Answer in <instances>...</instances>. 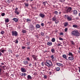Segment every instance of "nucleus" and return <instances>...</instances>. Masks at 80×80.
<instances>
[{"label":"nucleus","instance_id":"nucleus-1","mask_svg":"<svg viewBox=\"0 0 80 80\" xmlns=\"http://www.w3.org/2000/svg\"><path fill=\"white\" fill-rule=\"evenodd\" d=\"M71 34L72 35H74V36H76V37H79L80 36V33L77 30H74L72 31Z\"/></svg>","mask_w":80,"mask_h":80},{"label":"nucleus","instance_id":"nucleus-2","mask_svg":"<svg viewBox=\"0 0 80 80\" xmlns=\"http://www.w3.org/2000/svg\"><path fill=\"white\" fill-rule=\"evenodd\" d=\"M45 64L48 67H52V66H53L52 62V61L50 60L47 61L45 63Z\"/></svg>","mask_w":80,"mask_h":80},{"label":"nucleus","instance_id":"nucleus-3","mask_svg":"<svg viewBox=\"0 0 80 80\" xmlns=\"http://www.w3.org/2000/svg\"><path fill=\"white\" fill-rule=\"evenodd\" d=\"M65 11L66 13H72V9L71 7H66L65 9Z\"/></svg>","mask_w":80,"mask_h":80},{"label":"nucleus","instance_id":"nucleus-4","mask_svg":"<svg viewBox=\"0 0 80 80\" xmlns=\"http://www.w3.org/2000/svg\"><path fill=\"white\" fill-rule=\"evenodd\" d=\"M12 35L14 36V37H17L18 36V32L17 31H12L11 32Z\"/></svg>","mask_w":80,"mask_h":80},{"label":"nucleus","instance_id":"nucleus-5","mask_svg":"<svg viewBox=\"0 0 80 80\" xmlns=\"http://www.w3.org/2000/svg\"><path fill=\"white\" fill-rule=\"evenodd\" d=\"M29 30H31V31H33V30H35L34 26L32 24L29 25Z\"/></svg>","mask_w":80,"mask_h":80},{"label":"nucleus","instance_id":"nucleus-6","mask_svg":"<svg viewBox=\"0 0 80 80\" xmlns=\"http://www.w3.org/2000/svg\"><path fill=\"white\" fill-rule=\"evenodd\" d=\"M32 58H33V59H34V60H35V61H36L37 60V56L34 55H32Z\"/></svg>","mask_w":80,"mask_h":80},{"label":"nucleus","instance_id":"nucleus-7","mask_svg":"<svg viewBox=\"0 0 80 80\" xmlns=\"http://www.w3.org/2000/svg\"><path fill=\"white\" fill-rule=\"evenodd\" d=\"M21 70L22 72H23V73H25L27 72L26 71V69H25V68H22V67L21 68Z\"/></svg>","mask_w":80,"mask_h":80},{"label":"nucleus","instance_id":"nucleus-8","mask_svg":"<svg viewBox=\"0 0 80 80\" xmlns=\"http://www.w3.org/2000/svg\"><path fill=\"white\" fill-rule=\"evenodd\" d=\"M47 45L49 46H51V45H52V42L51 41H49L47 42Z\"/></svg>","mask_w":80,"mask_h":80},{"label":"nucleus","instance_id":"nucleus-9","mask_svg":"<svg viewBox=\"0 0 80 80\" xmlns=\"http://www.w3.org/2000/svg\"><path fill=\"white\" fill-rule=\"evenodd\" d=\"M68 59L69 60L71 61H72L74 59L73 57V56L69 57H68Z\"/></svg>","mask_w":80,"mask_h":80},{"label":"nucleus","instance_id":"nucleus-10","mask_svg":"<svg viewBox=\"0 0 80 80\" xmlns=\"http://www.w3.org/2000/svg\"><path fill=\"white\" fill-rule=\"evenodd\" d=\"M40 17H41V18H44L45 17V15L42 14V13H40L39 14Z\"/></svg>","mask_w":80,"mask_h":80},{"label":"nucleus","instance_id":"nucleus-11","mask_svg":"<svg viewBox=\"0 0 80 80\" xmlns=\"http://www.w3.org/2000/svg\"><path fill=\"white\" fill-rule=\"evenodd\" d=\"M78 12H77V10H74L73 11V14L74 15H77Z\"/></svg>","mask_w":80,"mask_h":80},{"label":"nucleus","instance_id":"nucleus-12","mask_svg":"<svg viewBox=\"0 0 80 80\" xmlns=\"http://www.w3.org/2000/svg\"><path fill=\"white\" fill-rule=\"evenodd\" d=\"M27 78L28 80H31V79H32V78L30 75H28L27 77Z\"/></svg>","mask_w":80,"mask_h":80},{"label":"nucleus","instance_id":"nucleus-13","mask_svg":"<svg viewBox=\"0 0 80 80\" xmlns=\"http://www.w3.org/2000/svg\"><path fill=\"white\" fill-rule=\"evenodd\" d=\"M56 65H57L59 66V67H60V66L61 67H62V66H63V64L59 63H56Z\"/></svg>","mask_w":80,"mask_h":80},{"label":"nucleus","instance_id":"nucleus-14","mask_svg":"<svg viewBox=\"0 0 80 80\" xmlns=\"http://www.w3.org/2000/svg\"><path fill=\"white\" fill-rule=\"evenodd\" d=\"M23 63L24 65H26L27 64H28V62L27 61H23Z\"/></svg>","mask_w":80,"mask_h":80},{"label":"nucleus","instance_id":"nucleus-15","mask_svg":"<svg viewBox=\"0 0 80 80\" xmlns=\"http://www.w3.org/2000/svg\"><path fill=\"white\" fill-rule=\"evenodd\" d=\"M67 19L68 21H71L72 20V18L70 16L68 17Z\"/></svg>","mask_w":80,"mask_h":80},{"label":"nucleus","instance_id":"nucleus-16","mask_svg":"<svg viewBox=\"0 0 80 80\" xmlns=\"http://www.w3.org/2000/svg\"><path fill=\"white\" fill-rule=\"evenodd\" d=\"M52 53H55V49L54 48H52L51 49V50Z\"/></svg>","mask_w":80,"mask_h":80},{"label":"nucleus","instance_id":"nucleus-17","mask_svg":"<svg viewBox=\"0 0 80 80\" xmlns=\"http://www.w3.org/2000/svg\"><path fill=\"white\" fill-rule=\"evenodd\" d=\"M13 20H14V21L16 22H17L18 21V19L17 18H14L13 19Z\"/></svg>","mask_w":80,"mask_h":80},{"label":"nucleus","instance_id":"nucleus-18","mask_svg":"<svg viewBox=\"0 0 80 80\" xmlns=\"http://www.w3.org/2000/svg\"><path fill=\"white\" fill-rule=\"evenodd\" d=\"M21 75L22 77H23V76H26V75H27V74L25 73H21Z\"/></svg>","mask_w":80,"mask_h":80},{"label":"nucleus","instance_id":"nucleus-19","mask_svg":"<svg viewBox=\"0 0 80 80\" xmlns=\"http://www.w3.org/2000/svg\"><path fill=\"white\" fill-rule=\"evenodd\" d=\"M56 71H58L60 70V68L59 67H56Z\"/></svg>","mask_w":80,"mask_h":80},{"label":"nucleus","instance_id":"nucleus-20","mask_svg":"<svg viewBox=\"0 0 80 80\" xmlns=\"http://www.w3.org/2000/svg\"><path fill=\"white\" fill-rule=\"evenodd\" d=\"M68 55H69V56H72V57H73V54H72V53L70 52H69V53Z\"/></svg>","mask_w":80,"mask_h":80},{"label":"nucleus","instance_id":"nucleus-21","mask_svg":"<svg viewBox=\"0 0 80 80\" xmlns=\"http://www.w3.org/2000/svg\"><path fill=\"white\" fill-rule=\"evenodd\" d=\"M62 57L65 59H67V55L65 54H64L62 55Z\"/></svg>","mask_w":80,"mask_h":80},{"label":"nucleus","instance_id":"nucleus-22","mask_svg":"<svg viewBox=\"0 0 80 80\" xmlns=\"http://www.w3.org/2000/svg\"><path fill=\"white\" fill-rule=\"evenodd\" d=\"M72 27H73V28H77L78 27V26L76 24L73 25L72 26Z\"/></svg>","mask_w":80,"mask_h":80},{"label":"nucleus","instance_id":"nucleus-23","mask_svg":"<svg viewBox=\"0 0 80 80\" xmlns=\"http://www.w3.org/2000/svg\"><path fill=\"white\" fill-rule=\"evenodd\" d=\"M36 27L37 28H40V25L38 24H37L36 26Z\"/></svg>","mask_w":80,"mask_h":80},{"label":"nucleus","instance_id":"nucleus-24","mask_svg":"<svg viewBox=\"0 0 80 80\" xmlns=\"http://www.w3.org/2000/svg\"><path fill=\"white\" fill-rule=\"evenodd\" d=\"M15 13L17 14V15H19V14H20V13L19 12H18V11H15Z\"/></svg>","mask_w":80,"mask_h":80},{"label":"nucleus","instance_id":"nucleus-25","mask_svg":"<svg viewBox=\"0 0 80 80\" xmlns=\"http://www.w3.org/2000/svg\"><path fill=\"white\" fill-rule=\"evenodd\" d=\"M68 15H65L64 16V18H65V19H67L68 18Z\"/></svg>","mask_w":80,"mask_h":80},{"label":"nucleus","instance_id":"nucleus-26","mask_svg":"<svg viewBox=\"0 0 80 80\" xmlns=\"http://www.w3.org/2000/svg\"><path fill=\"white\" fill-rule=\"evenodd\" d=\"M52 42H55V38H53L52 39Z\"/></svg>","mask_w":80,"mask_h":80},{"label":"nucleus","instance_id":"nucleus-27","mask_svg":"<svg viewBox=\"0 0 80 80\" xmlns=\"http://www.w3.org/2000/svg\"><path fill=\"white\" fill-rule=\"evenodd\" d=\"M52 19V21H55L56 20H57V18H56L55 17H53Z\"/></svg>","mask_w":80,"mask_h":80},{"label":"nucleus","instance_id":"nucleus-28","mask_svg":"<svg viewBox=\"0 0 80 80\" xmlns=\"http://www.w3.org/2000/svg\"><path fill=\"white\" fill-rule=\"evenodd\" d=\"M70 42L72 44V45H74L75 43L74 42H73V41H71Z\"/></svg>","mask_w":80,"mask_h":80},{"label":"nucleus","instance_id":"nucleus-29","mask_svg":"<svg viewBox=\"0 0 80 80\" xmlns=\"http://www.w3.org/2000/svg\"><path fill=\"white\" fill-rule=\"evenodd\" d=\"M64 27H67V25H68V23L65 22V23H64Z\"/></svg>","mask_w":80,"mask_h":80},{"label":"nucleus","instance_id":"nucleus-30","mask_svg":"<svg viewBox=\"0 0 80 80\" xmlns=\"http://www.w3.org/2000/svg\"><path fill=\"white\" fill-rule=\"evenodd\" d=\"M5 22L8 23L9 22V20L8 19H6L5 20Z\"/></svg>","mask_w":80,"mask_h":80},{"label":"nucleus","instance_id":"nucleus-31","mask_svg":"<svg viewBox=\"0 0 80 80\" xmlns=\"http://www.w3.org/2000/svg\"><path fill=\"white\" fill-rule=\"evenodd\" d=\"M24 5L26 6V7H28V5H29L28 3H24Z\"/></svg>","mask_w":80,"mask_h":80},{"label":"nucleus","instance_id":"nucleus-32","mask_svg":"<svg viewBox=\"0 0 80 80\" xmlns=\"http://www.w3.org/2000/svg\"><path fill=\"white\" fill-rule=\"evenodd\" d=\"M46 3H47V1L43 2V4L44 5V6L46 5Z\"/></svg>","mask_w":80,"mask_h":80},{"label":"nucleus","instance_id":"nucleus-33","mask_svg":"<svg viewBox=\"0 0 80 80\" xmlns=\"http://www.w3.org/2000/svg\"><path fill=\"white\" fill-rule=\"evenodd\" d=\"M58 12H57V11H54V13L55 14V15H58Z\"/></svg>","mask_w":80,"mask_h":80},{"label":"nucleus","instance_id":"nucleus-34","mask_svg":"<svg viewBox=\"0 0 80 80\" xmlns=\"http://www.w3.org/2000/svg\"><path fill=\"white\" fill-rule=\"evenodd\" d=\"M0 33L1 34H4V33H5V32H4L3 31H2Z\"/></svg>","mask_w":80,"mask_h":80},{"label":"nucleus","instance_id":"nucleus-35","mask_svg":"<svg viewBox=\"0 0 80 80\" xmlns=\"http://www.w3.org/2000/svg\"><path fill=\"white\" fill-rule=\"evenodd\" d=\"M15 43H18V41L17 40H15Z\"/></svg>","mask_w":80,"mask_h":80},{"label":"nucleus","instance_id":"nucleus-36","mask_svg":"<svg viewBox=\"0 0 80 80\" xmlns=\"http://www.w3.org/2000/svg\"><path fill=\"white\" fill-rule=\"evenodd\" d=\"M22 32L23 33H26V30H22Z\"/></svg>","mask_w":80,"mask_h":80},{"label":"nucleus","instance_id":"nucleus-37","mask_svg":"<svg viewBox=\"0 0 80 80\" xmlns=\"http://www.w3.org/2000/svg\"><path fill=\"white\" fill-rule=\"evenodd\" d=\"M1 16H2V17H3L4 16H5V13L4 12L2 13L1 14Z\"/></svg>","mask_w":80,"mask_h":80},{"label":"nucleus","instance_id":"nucleus-38","mask_svg":"<svg viewBox=\"0 0 80 80\" xmlns=\"http://www.w3.org/2000/svg\"><path fill=\"white\" fill-rule=\"evenodd\" d=\"M41 35H42V36L44 37V33H43V32H41Z\"/></svg>","mask_w":80,"mask_h":80},{"label":"nucleus","instance_id":"nucleus-39","mask_svg":"<svg viewBox=\"0 0 80 80\" xmlns=\"http://www.w3.org/2000/svg\"><path fill=\"white\" fill-rule=\"evenodd\" d=\"M55 22L56 23H57H57L59 22V21L57 20H56Z\"/></svg>","mask_w":80,"mask_h":80},{"label":"nucleus","instance_id":"nucleus-40","mask_svg":"<svg viewBox=\"0 0 80 80\" xmlns=\"http://www.w3.org/2000/svg\"><path fill=\"white\" fill-rule=\"evenodd\" d=\"M65 1V0H60V2H64Z\"/></svg>","mask_w":80,"mask_h":80},{"label":"nucleus","instance_id":"nucleus-41","mask_svg":"<svg viewBox=\"0 0 80 80\" xmlns=\"http://www.w3.org/2000/svg\"><path fill=\"white\" fill-rule=\"evenodd\" d=\"M1 52H2V53H4V52H5V50H1Z\"/></svg>","mask_w":80,"mask_h":80},{"label":"nucleus","instance_id":"nucleus-42","mask_svg":"<svg viewBox=\"0 0 80 80\" xmlns=\"http://www.w3.org/2000/svg\"><path fill=\"white\" fill-rule=\"evenodd\" d=\"M59 39L60 40H63V38H62L61 37L59 38Z\"/></svg>","mask_w":80,"mask_h":80},{"label":"nucleus","instance_id":"nucleus-43","mask_svg":"<svg viewBox=\"0 0 80 80\" xmlns=\"http://www.w3.org/2000/svg\"><path fill=\"white\" fill-rule=\"evenodd\" d=\"M26 59L28 60V61H30V58L29 57H28L26 58Z\"/></svg>","mask_w":80,"mask_h":80},{"label":"nucleus","instance_id":"nucleus-44","mask_svg":"<svg viewBox=\"0 0 80 80\" xmlns=\"http://www.w3.org/2000/svg\"><path fill=\"white\" fill-rule=\"evenodd\" d=\"M35 37H36L37 38H39L38 36L37 35H35Z\"/></svg>","mask_w":80,"mask_h":80},{"label":"nucleus","instance_id":"nucleus-45","mask_svg":"<svg viewBox=\"0 0 80 80\" xmlns=\"http://www.w3.org/2000/svg\"><path fill=\"white\" fill-rule=\"evenodd\" d=\"M51 58H52V59H53V58H54V56L53 55H52L51 56Z\"/></svg>","mask_w":80,"mask_h":80},{"label":"nucleus","instance_id":"nucleus-46","mask_svg":"<svg viewBox=\"0 0 80 80\" xmlns=\"http://www.w3.org/2000/svg\"><path fill=\"white\" fill-rule=\"evenodd\" d=\"M29 66L30 67H32V64L31 63H30L29 64Z\"/></svg>","mask_w":80,"mask_h":80},{"label":"nucleus","instance_id":"nucleus-47","mask_svg":"<svg viewBox=\"0 0 80 80\" xmlns=\"http://www.w3.org/2000/svg\"><path fill=\"white\" fill-rule=\"evenodd\" d=\"M27 20L28 22H30L31 21V20L30 19H27Z\"/></svg>","mask_w":80,"mask_h":80},{"label":"nucleus","instance_id":"nucleus-48","mask_svg":"<svg viewBox=\"0 0 80 80\" xmlns=\"http://www.w3.org/2000/svg\"><path fill=\"white\" fill-rule=\"evenodd\" d=\"M1 67H3V66H4V64L3 63H1Z\"/></svg>","mask_w":80,"mask_h":80},{"label":"nucleus","instance_id":"nucleus-49","mask_svg":"<svg viewBox=\"0 0 80 80\" xmlns=\"http://www.w3.org/2000/svg\"><path fill=\"white\" fill-rule=\"evenodd\" d=\"M68 30V28H65V32H67Z\"/></svg>","mask_w":80,"mask_h":80},{"label":"nucleus","instance_id":"nucleus-50","mask_svg":"<svg viewBox=\"0 0 80 80\" xmlns=\"http://www.w3.org/2000/svg\"><path fill=\"white\" fill-rule=\"evenodd\" d=\"M21 48H22V49H25V48H26V47H23V46H22L21 47Z\"/></svg>","mask_w":80,"mask_h":80},{"label":"nucleus","instance_id":"nucleus-51","mask_svg":"<svg viewBox=\"0 0 80 80\" xmlns=\"http://www.w3.org/2000/svg\"><path fill=\"white\" fill-rule=\"evenodd\" d=\"M60 35H63V32H60Z\"/></svg>","mask_w":80,"mask_h":80},{"label":"nucleus","instance_id":"nucleus-52","mask_svg":"<svg viewBox=\"0 0 80 80\" xmlns=\"http://www.w3.org/2000/svg\"><path fill=\"white\" fill-rule=\"evenodd\" d=\"M52 23V22L51 21L50 22H48V23L49 24H51Z\"/></svg>","mask_w":80,"mask_h":80},{"label":"nucleus","instance_id":"nucleus-53","mask_svg":"<svg viewBox=\"0 0 80 80\" xmlns=\"http://www.w3.org/2000/svg\"><path fill=\"white\" fill-rule=\"evenodd\" d=\"M41 26H42V27H43V26H44V24L43 23H42L41 24Z\"/></svg>","mask_w":80,"mask_h":80},{"label":"nucleus","instance_id":"nucleus-54","mask_svg":"<svg viewBox=\"0 0 80 80\" xmlns=\"http://www.w3.org/2000/svg\"><path fill=\"white\" fill-rule=\"evenodd\" d=\"M5 67H6V66H3V67H2V68H3V69H5Z\"/></svg>","mask_w":80,"mask_h":80},{"label":"nucleus","instance_id":"nucleus-55","mask_svg":"<svg viewBox=\"0 0 80 80\" xmlns=\"http://www.w3.org/2000/svg\"><path fill=\"white\" fill-rule=\"evenodd\" d=\"M44 78H47V76H46V75H44Z\"/></svg>","mask_w":80,"mask_h":80},{"label":"nucleus","instance_id":"nucleus-56","mask_svg":"<svg viewBox=\"0 0 80 80\" xmlns=\"http://www.w3.org/2000/svg\"><path fill=\"white\" fill-rule=\"evenodd\" d=\"M18 10V8H17L15 9V11H17Z\"/></svg>","mask_w":80,"mask_h":80},{"label":"nucleus","instance_id":"nucleus-57","mask_svg":"<svg viewBox=\"0 0 80 80\" xmlns=\"http://www.w3.org/2000/svg\"><path fill=\"white\" fill-rule=\"evenodd\" d=\"M42 65V66H43L44 65V64H43V62H42L41 63Z\"/></svg>","mask_w":80,"mask_h":80},{"label":"nucleus","instance_id":"nucleus-58","mask_svg":"<svg viewBox=\"0 0 80 80\" xmlns=\"http://www.w3.org/2000/svg\"><path fill=\"white\" fill-rule=\"evenodd\" d=\"M30 42H29L27 43V44H28V45H30Z\"/></svg>","mask_w":80,"mask_h":80},{"label":"nucleus","instance_id":"nucleus-59","mask_svg":"<svg viewBox=\"0 0 80 80\" xmlns=\"http://www.w3.org/2000/svg\"><path fill=\"white\" fill-rule=\"evenodd\" d=\"M27 49H30V47H28Z\"/></svg>","mask_w":80,"mask_h":80},{"label":"nucleus","instance_id":"nucleus-60","mask_svg":"<svg viewBox=\"0 0 80 80\" xmlns=\"http://www.w3.org/2000/svg\"><path fill=\"white\" fill-rule=\"evenodd\" d=\"M61 44L60 43H59L58 44V46H60V45Z\"/></svg>","mask_w":80,"mask_h":80},{"label":"nucleus","instance_id":"nucleus-61","mask_svg":"<svg viewBox=\"0 0 80 80\" xmlns=\"http://www.w3.org/2000/svg\"><path fill=\"white\" fill-rule=\"evenodd\" d=\"M9 51H10L11 53H12L13 52L12 50H9Z\"/></svg>","mask_w":80,"mask_h":80},{"label":"nucleus","instance_id":"nucleus-62","mask_svg":"<svg viewBox=\"0 0 80 80\" xmlns=\"http://www.w3.org/2000/svg\"><path fill=\"white\" fill-rule=\"evenodd\" d=\"M78 68L79 69V72H80V67H78Z\"/></svg>","mask_w":80,"mask_h":80},{"label":"nucleus","instance_id":"nucleus-63","mask_svg":"<svg viewBox=\"0 0 80 80\" xmlns=\"http://www.w3.org/2000/svg\"><path fill=\"white\" fill-rule=\"evenodd\" d=\"M46 38H49V37H48V36H46Z\"/></svg>","mask_w":80,"mask_h":80},{"label":"nucleus","instance_id":"nucleus-64","mask_svg":"<svg viewBox=\"0 0 80 80\" xmlns=\"http://www.w3.org/2000/svg\"><path fill=\"white\" fill-rule=\"evenodd\" d=\"M78 53H80V50L79 51L78 50Z\"/></svg>","mask_w":80,"mask_h":80}]
</instances>
